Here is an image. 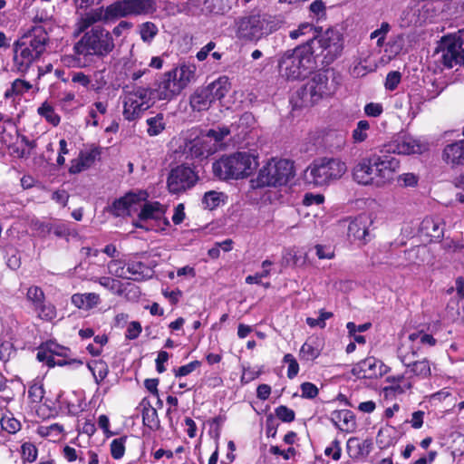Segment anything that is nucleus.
<instances>
[{"instance_id": "1", "label": "nucleus", "mask_w": 464, "mask_h": 464, "mask_svg": "<svg viewBox=\"0 0 464 464\" xmlns=\"http://www.w3.org/2000/svg\"><path fill=\"white\" fill-rule=\"evenodd\" d=\"M153 0H118L107 6L92 9L81 14L74 25V36L97 23L110 24L129 16L147 15L154 13Z\"/></svg>"}, {"instance_id": "2", "label": "nucleus", "mask_w": 464, "mask_h": 464, "mask_svg": "<svg viewBox=\"0 0 464 464\" xmlns=\"http://www.w3.org/2000/svg\"><path fill=\"white\" fill-rule=\"evenodd\" d=\"M400 160L386 154L373 153L361 159L353 169V179L360 185L384 187L394 179Z\"/></svg>"}, {"instance_id": "3", "label": "nucleus", "mask_w": 464, "mask_h": 464, "mask_svg": "<svg viewBox=\"0 0 464 464\" xmlns=\"http://www.w3.org/2000/svg\"><path fill=\"white\" fill-rule=\"evenodd\" d=\"M315 39L309 40L304 44L285 52L278 60V70L281 77L288 81H297L306 78L314 69L313 45Z\"/></svg>"}, {"instance_id": "4", "label": "nucleus", "mask_w": 464, "mask_h": 464, "mask_svg": "<svg viewBox=\"0 0 464 464\" xmlns=\"http://www.w3.org/2000/svg\"><path fill=\"white\" fill-rule=\"evenodd\" d=\"M80 34L82 35L72 47L74 54L78 57L103 58L115 48L111 31L102 25L93 24Z\"/></svg>"}, {"instance_id": "5", "label": "nucleus", "mask_w": 464, "mask_h": 464, "mask_svg": "<svg viewBox=\"0 0 464 464\" xmlns=\"http://www.w3.org/2000/svg\"><path fill=\"white\" fill-rule=\"evenodd\" d=\"M257 158L246 151L222 156L212 165L213 173L220 179H239L250 176L257 168Z\"/></svg>"}, {"instance_id": "6", "label": "nucleus", "mask_w": 464, "mask_h": 464, "mask_svg": "<svg viewBox=\"0 0 464 464\" xmlns=\"http://www.w3.org/2000/svg\"><path fill=\"white\" fill-rule=\"evenodd\" d=\"M234 29L238 40L245 43H257L275 32L277 27L271 16L253 13L237 17L235 20Z\"/></svg>"}, {"instance_id": "7", "label": "nucleus", "mask_w": 464, "mask_h": 464, "mask_svg": "<svg viewBox=\"0 0 464 464\" xmlns=\"http://www.w3.org/2000/svg\"><path fill=\"white\" fill-rule=\"evenodd\" d=\"M48 41L47 34L40 26L34 27L27 42L20 43L14 52V64L19 72H25L45 50Z\"/></svg>"}, {"instance_id": "8", "label": "nucleus", "mask_w": 464, "mask_h": 464, "mask_svg": "<svg viewBox=\"0 0 464 464\" xmlns=\"http://www.w3.org/2000/svg\"><path fill=\"white\" fill-rule=\"evenodd\" d=\"M346 164L339 159L323 158L314 160L304 171L307 183L321 187L341 179L346 172Z\"/></svg>"}, {"instance_id": "9", "label": "nucleus", "mask_w": 464, "mask_h": 464, "mask_svg": "<svg viewBox=\"0 0 464 464\" xmlns=\"http://www.w3.org/2000/svg\"><path fill=\"white\" fill-rule=\"evenodd\" d=\"M122 116L127 121H136L155 103L151 88L137 86L124 91L120 97Z\"/></svg>"}, {"instance_id": "10", "label": "nucleus", "mask_w": 464, "mask_h": 464, "mask_svg": "<svg viewBox=\"0 0 464 464\" xmlns=\"http://www.w3.org/2000/svg\"><path fill=\"white\" fill-rule=\"evenodd\" d=\"M434 57L437 63L448 69L458 64L464 66V34L462 31L444 35L438 44Z\"/></svg>"}, {"instance_id": "11", "label": "nucleus", "mask_w": 464, "mask_h": 464, "mask_svg": "<svg viewBox=\"0 0 464 464\" xmlns=\"http://www.w3.org/2000/svg\"><path fill=\"white\" fill-rule=\"evenodd\" d=\"M294 176L293 163L285 159H271L258 171L256 187L282 186Z\"/></svg>"}, {"instance_id": "12", "label": "nucleus", "mask_w": 464, "mask_h": 464, "mask_svg": "<svg viewBox=\"0 0 464 464\" xmlns=\"http://www.w3.org/2000/svg\"><path fill=\"white\" fill-rule=\"evenodd\" d=\"M138 214V219L133 226L145 230H163L169 225L165 218L166 208L158 201L142 202Z\"/></svg>"}, {"instance_id": "13", "label": "nucleus", "mask_w": 464, "mask_h": 464, "mask_svg": "<svg viewBox=\"0 0 464 464\" xmlns=\"http://www.w3.org/2000/svg\"><path fill=\"white\" fill-rule=\"evenodd\" d=\"M428 150V143L408 133H399L383 144L380 153L391 155L420 154Z\"/></svg>"}, {"instance_id": "14", "label": "nucleus", "mask_w": 464, "mask_h": 464, "mask_svg": "<svg viewBox=\"0 0 464 464\" xmlns=\"http://www.w3.org/2000/svg\"><path fill=\"white\" fill-rule=\"evenodd\" d=\"M198 177L194 169L187 165L172 169L168 176L167 186L171 194H179L193 188Z\"/></svg>"}, {"instance_id": "15", "label": "nucleus", "mask_w": 464, "mask_h": 464, "mask_svg": "<svg viewBox=\"0 0 464 464\" xmlns=\"http://www.w3.org/2000/svg\"><path fill=\"white\" fill-rule=\"evenodd\" d=\"M398 357L401 363L406 367L407 375L412 381V385L416 381L429 379L431 375V363L427 359L413 361L409 353H405L404 348H399Z\"/></svg>"}, {"instance_id": "16", "label": "nucleus", "mask_w": 464, "mask_h": 464, "mask_svg": "<svg viewBox=\"0 0 464 464\" xmlns=\"http://www.w3.org/2000/svg\"><path fill=\"white\" fill-rule=\"evenodd\" d=\"M148 197L145 190L129 192L112 203L111 211L117 217L130 216L139 211L141 203L146 201Z\"/></svg>"}, {"instance_id": "17", "label": "nucleus", "mask_w": 464, "mask_h": 464, "mask_svg": "<svg viewBox=\"0 0 464 464\" xmlns=\"http://www.w3.org/2000/svg\"><path fill=\"white\" fill-rule=\"evenodd\" d=\"M70 353L69 348L49 341L40 346L36 357L39 362H45L49 367L63 366L67 364L65 358L70 355Z\"/></svg>"}, {"instance_id": "18", "label": "nucleus", "mask_w": 464, "mask_h": 464, "mask_svg": "<svg viewBox=\"0 0 464 464\" xmlns=\"http://www.w3.org/2000/svg\"><path fill=\"white\" fill-rule=\"evenodd\" d=\"M151 90L154 100L159 101H170L183 91L170 71L164 72Z\"/></svg>"}, {"instance_id": "19", "label": "nucleus", "mask_w": 464, "mask_h": 464, "mask_svg": "<svg viewBox=\"0 0 464 464\" xmlns=\"http://www.w3.org/2000/svg\"><path fill=\"white\" fill-rule=\"evenodd\" d=\"M388 371V367L375 357H367L356 363L352 372L357 378L372 379L382 376Z\"/></svg>"}, {"instance_id": "20", "label": "nucleus", "mask_w": 464, "mask_h": 464, "mask_svg": "<svg viewBox=\"0 0 464 464\" xmlns=\"http://www.w3.org/2000/svg\"><path fill=\"white\" fill-rule=\"evenodd\" d=\"M372 224L371 217L367 214H361L350 221L348 226V236L353 241L366 244L369 241V228Z\"/></svg>"}, {"instance_id": "21", "label": "nucleus", "mask_w": 464, "mask_h": 464, "mask_svg": "<svg viewBox=\"0 0 464 464\" xmlns=\"http://www.w3.org/2000/svg\"><path fill=\"white\" fill-rule=\"evenodd\" d=\"M306 83L309 92H312V96L316 99L317 102L322 99L332 96L336 91V84L334 82H329V79L324 73L315 74Z\"/></svg>"}, {"instance_id": "22", "label": "nucleus", "mask_w": 464, "mask_h": 464, "mask_svg": "<svg viewBox=\"0 0 464 464\" xmlns=\"http://www.w3.org/2000/svg\"><path fill=\"white\" fill-rule=\"evenodd\" d=\"M436 343L437 341L432 335L419 331L410 334L407 338L402 341L400 348H404L405 353H409L414 357L422 347L434 346Z\"/></svg>"}, {"instance_id": "23", "label": "nucleus", "mask_w": 464, "mask_h": 464, "mask_svg": "<svg viewBox=\"0 0 464 464\" xmlns=\"http://www.w3.org/2000/svg\"><path fill=\"white\" fill-rule=\"evenodd\" d=\"M217 150L215 144H210L204 138H198L186 144L185 151L193 159H204L213 154Z\"/></svg>"}, {"instance_id": "24", "label": "nucleus", "mask_w": 464, "mask_h": 464, "mask_svg": "<svg viewBox=\"0 0 464 464\" xmlns=\"http://www.w3.org/2000/svg\"><path fill=\"white\" fill-rule=\"evenodd\" d=\"M331 421L341 431L350 433L356 429L354 414L349 410H338L331 412Z\"/></svg>"}, {"instance_id": "25", "label": "nucleus", "mask_w": 464, "mask_h": 464, "mask_svg": "<svg viewBox=\"0 0 464 464\" xmlns=\"http://www.w3.org/2000/svg\"><path fill=\"white\" fill-rule=\"evenodd\" d=\"M442 160L451 167L464 165V140L448 144L443 149Z\"/></svg>"}, {"instance_id": "26", "label": "nucleus", "mask_w": 464, "mask_h": 464, "mask_svg": "<svg viewBox=\"0 0 464 464\" xmlns=\"http://www.w3.org/2000/svg\"><path fill=\"white\" fill-rule=\"evenodd\" d=\"M175 74V79L179 86L184 90L192 81L195 80L197 66L194 63L183 62L170 70Z\"/></svg>"}, {"instance_id": "27", "label": "nucleus", "mask_w": 464, "mask_h": 464, "mask_svg": "<svg viewBox=\"0 0 464 464\" xmlns=\"http://www.w3.org/2000/svg\"><path fill=\"white\" fill-rule=\"evenodd\" d=\"M374 70L370 61V55L366 52L360 53L353 60L349 67V73L353 78L363 77L370 72Z\"/></svg>"}, {"instance_id": "28", "label": "nucleus", "mask_w": 464, "mask_h": 464, "mask_svg": "<svg viewBox=\"0 0 464 464\" xmlns=\"http://www.w3.org/2000/svg\"><path fill=\"white\" fill-rule=\"evenodd\" d=\"M420 231L431 239H439L443 236L442 221L440 218L426 217L420 223Z\"/></svg>"}, {"instance_id": "29", "label": "nucleus", "mask_w": 464, "mask_h": 464, "mask_svg": "<svg viewBox=\"0 0 464 464\" xmlns=\"http://www.w3.org/2000/svg\"><path fill=\"white\" fill-rule=\"evenodd\" d=\"M71 301L77 308L89 311L101 304V297L96 293H77L72 295Z\"/></svg>"}, {"instance_id": "30", "label": "nucleus", "mask_w": 464, "mask_h": 464, "mask_svg": "<svg viewBox=\"0 0 464 464\" xmlns=\"http://www.w3.org/2000/svg\"><path fill=\"white\" fill-rule=\"evenodd\" d=\"M290 102L293 108L298 109L303 107H310L317 103L316 99L312 96V92L308 90V84L305 83L300 89H298L291 96Z\"/></svg>"}, {"instance_id": "31", "label": "nucleus", "mask_w": 464, "mask_h": 464, "mask_svg": "<svg viewBox=\"0 0 464 464\" xmlns=\"http://www.w3.org/2000/svg\"><path fill=\"white\" fill-rule=\"evenodd\" d=\"M127 279L140 281L150 278L153 271L140 261H131L127 264Z\"/></svg>"}, {"instance_id": "32", "label": "nucleus", "mask_w": 464, "mask_h": 464, "mask_svg": "<svg viewBox=\"0 0 464 464\" xmlns=\"http://www.w3.org/2000/svg\"><path fill=\"white\" fill-rule=\"evenodd\" d=\"M213 102L210 92L206 87L196 90L190 97L189 103L194 111H201L208 110Z\"/></svg>"}, {"instance_id": "33", "label": "nucleus", "mask_w": 464, "mask_h": 464, "mask_svg": "<svg viewBox=\"0 0 464 464\" xmlns=\"http://www.w3.org/2000/svg\"><path fill=\"white\" fill-rule=\"evenodd\" d=\"M95 158L96 154L93 151H82L76 159L71 161L69 172L77 174L89 169L93 164Z\"/></svg>"}, {"instance_id": "34", "label": "nucleus", "mask_w": 464, "mask_h": 464, "mask_svg": "<svg viewBox=\"0 0 464 464\" xmlns=\"http://www.w3.org/2000/svg\"><path fill=\"white\" fill-rule=\"evenodd\" d=\"M213 101L223 99L231 89V82L227 76H220L207 86Z\"/></svg>"}, {"instance_id": "35", "label": "nucleus", "mask_w": 464, "mask_h": 464, "mask_svg": "<svg viewBox=\"0 0 464 464\" xmlns=\"http://www.w3.org/2000/svg\"><path fill=\"white\" fill-rule=\"evenodd\" d=\"M142 422L150 430H157L160 427V420L157 410L150 402H142Z\"/></svg>"}, {"instance_id": "36", "label": "nucleus", "mask_w": 464, "mask_h": 464, "mask_svg": "<svg viewBox=\"0 0 464 464\" xmlns=\"http://www.w3.org/2000/svg\"><path fill=\"white\" fill-rule=\"evenodd\" d=\"M88 368L92 373L95 382L100 385L101 382L107 377L109 373V367L102 360H94L88 363Z\"/></svg>"}, {"instance_id": "37", "label": "nucleus", "mask_w": 464, "mask_h": 464, "mask_svg": "<svg viewBox=\"0 0 464 464\" xmlns=\"http://www.w3.org/2000/svg\"><path fill=\"white\" fill-rule=\"evenodd\" d=\"M37 112L48 123L52 124L54 127L58 126L61 121V118L56 112L54 107L48 102H43L41 106L38 107Z\"/></svg>"}, {"instance_id": "38", "label": "nucleus", "mask_w": 464, "mask_h": 464, "mask_svg": "<svg viewBox=\"0 0 464 464\" xmlns=\"http://www.w3.org/2000/svg\"><path fill=\"white\" fill-rule=\"evenodd\" d=\"M63 432V427L58 423L41 425L37 428L38 435L43 438H47L52 441L59 440Z\"/></svg>"}, {"instance_id": "39", "label": "nucleus", "mask_w": 464, "mask_h": 464, "mask_svg": "<svg viewBox=\"0 0 464 464\" xmlns=\"http://www.w3.org/2000/svg\"><path fill=\"white\" fill-rule=\"evenodd\" d=\"M146 123L148 125L147 132L150 137L158 136L166 127V121L162 113L148 118Z\"/></svg>"}, {"instance_id": "40", "label": "nucleus", "mask_w": 464, "mask_h": 464, "mask_svg": "<svg viewBox=\"0 0 464 464\" xmlns=\"http://www.w3.org/2000/svg\"><path fill=\"white\" fill-rule=\"evenodd\" d=\"M0 425L2 430L9 434H16L22 429L20 420L14 418L11 412H5L2 415Z\"/></svg>"}, {"instance_id": "41", "label": "nucleus", "mask_w": 464, "mask_h": 464, "mask_svg": "<svg viewBox=\"0 0 464 464\" xmlns=\"http://www.w3.org/2000/svg\"><path fill=\"white\" fill-rule=\"evenodd\" d=\"M31 88L32 84L29 82L22 79H16L12 82L11 87L5 91V97L11 98L21 96L27 92Z\"/></svg>"}, {"instance_id": "42", "label": "nucleus", "mask_w": 464, "mask_h": 464, "mask_svg": "<svg viewBox=\"0 0 464 464\" xmlns=\"http://www.w3.org/2000/svg\"><path fill=\"white\" fill-rule=\"evenodd\" d=\"M417 11L418 10H415L411 7L403 10L401 15V26L408 27L411 25L421 24L423 22H425L426 17L421 18L420 15H417Z\"/></svg>"}, {"instance_id": "43", "label": "nucleus", "mask_w": 464, "mask_h": 464, "mask_svg": "<svg viewBox=\"0 0 464 464\" xmlns=\"http://www.w3.org/2000/svg\"><path fill=\"white\" fill-rule=\"evenodd\" d=\"M306 34H312V38L307 39L306 43L309 40L315 39L314 44L315 43L322 44V45L324 46V40L323 38L317 39L314 36V28L311 24H308V23L302 24L299 25V27L297 29L292 30L289 33V35L292 39H297L301 35H306Z\"/></svg>"}, {"instance_id": "44", "label": "nucleus", "mask_w": 464, "mask_h": 464, "mask_svg": "<svg viewBox=\"0 0 464 464\" xmlns=\"http://www.w3.org/2000/svg\"><path fill=\"white\" fill-rule=\"evenodd\" d=\"M370 128L371 126L368 121H359L352 132V139L353 143L358 144L365 141L368 138V131Z\"/></svg>"}, {"instance_id": "45", "label": "nucleus", "mask_w": 464, "mask_h": 464, "mask_svg": "<svg viewBox=\"0 0 464 464\" xmlns=\"http://www.w3.org/2000/svg\"><path fill=\"white\" fill-rule=\"evenodd\" d=\"M412 388V382H404L403 383H391L382 389L384 396L394 397L402 394Z\"/></svg>"}, {"instance_id": "46", "label": "nucleus", "mask_w": 464, "mask_h": 464, "mask_svg": "<svg viewBox=\"0 0 464 464\" xmlns=\"http://www.w3.org/2000/svg\"><path fill=\"white\" fill-rule=\"evenodd\" d=\"M140 38L145 43H150L158 34V26L152 22H145L139 26Z\"/></svg>"}, {"instance_id": "47", "label": "nucleus", "mask_w": 464, "mask_h": 464, "mask_svg": "<svg viewBox=\"0 0 464 464\" xmlns=\"http://www.w3.org/2000/svg\"><path fill=\"white\" fill-rule=\"evenodd\" d=\"M108 272L119 278L127 279V264L120 259H112L107 265Z\"/></svg>"}, {"instance_id": "48", "label": "nucleus", "mask_w": 464, "mask_h": 464, "mask_svg": "<svg viewBox=\"0 0 464 464\" xmlns=\"http://www.w3.org/2000/svg\"><path fill=\"white\" fill-rule=\"evenodd\" d=\"M321 350L312 342H305L300 349V358L304 361H313L319 357Z\"/></svg>"}, {"instance_id": "49", "label": "nucleus", "mask_w": 464, "mask_h": 464, "mask_svg": "<svg viewBox=\"0 0 464 464\" xmlns=\"http://www.w3.org/2000/svg\"><path fill=\"white\" fill-rule=\"evenodd\" d=\"M230 134V130L227 126H218L217 128L210 129L207 135L206 139L210 142L211 140L215 141V145L218 147V144L224 140Z\"/></svg>"}, {"instance_id": "50", "label": "nucleus", "mask_w": 464, "mask_h": 464, "mask_svg": "<svg viewBox=\"0 0 464 464\" xmlns=\"http://www.w3.org/2000/svg\"><path fill=\"white\" fill-rule=\"evenodd\" d=\"M34 310L42 320L51 321L56 317L55 306L50 303H45L44 301Z\"/></svg>"}, {"instance_id": "51", "label": "nucleus", "mask_w": 464, "mask_h": 464, "mask_svg": "<svg viewBox=\"0 0 464 464\" xmlns=\"http://www.w3.org/2000/svg\"><path fill=\"white\" fill-rule=\"evenodd\" d=\"M334 316L332 312H327L324 309L319 311L318 318L307 317L305 322L311 328L319 327L324 329L326 326V320Z\"/></svg>"}, {"instance_id": "52", "label": "nucleus", "mask_w": 464, "mask_h": 464, "mask_svg": "<svg viewBox=\"0 0 464 464\" xmlns=\"http://www.w3.org/2000/svg\"><path fill=\"white\" fill-rule=\"evenodd\" d=\"M26 297L32 303L34 309L44 301V291L35 285L29 287Z\"/></svg>"}, {"instance_id": "53", "label": "nucleus", "mask_w": 464, "mask_h": 464, "mask_svg": "<svg viewBox=\"0 0 464 464\" xmlns=\"http://www.w3.org/2000/svg\"><path fill=\"white\" fill-rule=\"evenodd\" d=\"M75 102V94L73 92H64L62 93V96L60 97L58 101V105L60 108L69 113L71 112L72 108V103Z\"/></svg>"}, {"instance_id": "54", "label": "nucleus", "mask_w": 464, "mask_h": 464, "mask_svg": "<svg viewBox=\"0 0 464 464\" xmlns=\"http://www.w3.org/2000/svg\"><path fill=\"white\" fill-rule=\"evenodd\" d=\"M125 441L126 438L121 437L111 442V453L113 459H120L123 457L125 452Z\"/></svg>"}, {"instance_id": "55", "label": "nucleus", "mask_w": 464, "mask_h": 464, "mask_svg": "<svg viewBox=\"0 0 464 464\" xmlns=\"http://www.w3.org/2000/svg\"><path fill=\"white\" fill-rule=\"evenodd\" d=\"M283 362L286 363L287 368V377L289 379H294L299 372V364L295 358V356L291 353H286L283 358Z\"/></svg>"}, {"instance_id": "56", "label": "nucleus", "mask_w": 464, "mask_h": 464, "mask_svg": "<svg viewBox=\"0 0 464 464\" xmlns=\"http://www.w3.org/2000/svg\"><path fill=\"white\" fill-rule=\"evenodd\" d=\"M282 264L284 266H299L301 257L297 256V252L294 248H287L283 252Z\"/></svg>"}, {"instance_id": "57", "label": "nucleus", "mask_w": 464, "mask_h": 464, "mask_svg": "<svg viewBox=\"0 0 464 464\" xmlns=\"http://www.w3.org/2000/svg\"><path fill=\"white\" fill-rule=\"evenodd\" d=\"M21 450H22V458L24 461L32 463L36 460L37 449L34 444H32L30 442H24L22 445Z\"/></svg>"}, {"instance_id": "58", "label": "nucleus", "mask_w": 464, "mask_h": 464, "mask_svg": "<svg viewBox=\"0 0 464 464\" xmlns=\"http://www.w3.org/2000/svg\"><path fill=\"white\" fill-rule=\"evenodd\" d=\"M133 27V24L131 22L121 20L120 23L113 27L111 30V37L114 39L121 36H126L130 29Z\"/></svg>"}, {"instance_id": "59", "label": "nucleus", "mask_w": 464, "mask_h": 464, "mask_svg": "<svg viewBox=\"0 0 464 464\" xmlns=\"http://www.w3.org/2000/svg\"><path fill=\"white\" fill-rule=\"evenodd\" d=\"M14 348L10 341L0 340V362H5L14 354Z\"/></svg>"}, {"instance_id": "60", "label": "nucleus", "mask_w": 464, "mask_h": 464, "mask_svg": "<svg viewBox=\"0 0 464 464\" xmlns=\"http://www.w3.org/2000/svg\"><path fill=\"white\" fill-rule=\"evenodd\" d=\"M220 203V194L216 191H208L206 192L203 199L202 204L205 208L213 209L216 207H218Z\"/></svg>"}, {"instance_id": "61", "label": "nucleus", "mask_w": 464, "mask_h": 464, "mask_svg": "<svg viewBox=\"0 0 464 464\" xmlns=\"http://www.w3.org/2000/svg\"><path fill=\"white\" fill-rule=\"evenodd\" d=\"M390 29H391L390 24L386 22H383L381 24L380 28H378L371 33V38L372 39L377 38V45L381 47V46H382L385 37H386V34L389 33Z\"/></svg>"}, {"instance_id": "62", "label": "nucleus", "mask_w": 464, "mask_h": 464, "mask_svg": "<svg viewBox=\"0 0 464 464\" xmlns=\"http://www.w3.org/2000/svg\"><path fill=\"white\" fill-rule=\"evenodd\" d=\"M200 366V362L193 361L186 365H182L174 370V375L177 378L184 377L194 372Z\"/></svg>"}, {"instance_id": "63", "label": "nucleus", "mask_w": 464, "mask_h": 464, "mask_svg": "<svg viewBox=\"0 0 464 464\" xmlns=\"http://www.w3.org/2000/svg\"><path fill=\"white\" fill-rule=\"evenodd\" d=\"M341 443L338 440H333L329 446L324 450V455L331 457L334 460H339L341 458Z\"/></svg>"}, {"instance_id": "64", "label": "nucleus", "mask_w": 464, "mask_h": 464, "mask_svg": "<svg viewBox=\"0 0 464 464\" xmlns=\"http://www.w3.org/2000/svg\"><path fill=\"white\" fill-rule=\"evenodd\" d=\"M314 249L319 259H333L334 257V248L330 245H316Z\"/></svg>"}]
</instances>
